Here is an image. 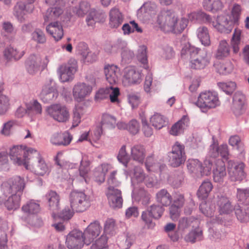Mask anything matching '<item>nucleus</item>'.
<instances>
[{"label":"nucleus","instance_id":"1","mask_svg":"<svg viewBox=\"0 0 249 249\" xmlns=\"http://www.w3.org/2000/svg\"><path fill=\"white\" fill-rule=\"evenodd\" d=\"M178 18L177 15L173 10L163 8L158 15L157 22L164 32L180 34L187 26L188 19L185 18H181L179 27H177L175 24L178 21Z\"/></svg>","mask_w":249,"mask_h":249},{"label":"nucleus","instance_id":"2","mask_svg":"<svg viewBox=\"0 0 249 249\" xmlns=\"http://www.w3.org/2000/svg\"><path fill=\"white\" fill-rule=\"evenodd\" d=\"M240 5L234 4L232 8L230 16H219L218 19L219 24V32L224 34H229L233 28L234 24H238L241 14Z\"/></svg>","mask_w":249,"mask_h":249},{"label":"nucleus","instance_id":"3","mask_svg":"<svg viewBox=\"0 0 249 249\" xmlns=\"http://www.w3.org/2000/svg\"><path fill=\"white\" fill-rule=\"evenodd\" d=\"M32 155L38 156V152L33 148H28L26 151H23L18 146H14L11 148L9 152V156L11 160L19 165H23L26 169H28L29 160Z\"/></svg>","mask_w":249,"mask_h":249},{"label":"nucleus","instance_id":"4","mask_svg":"<svg viewBox=\"0 0 249 249\" xmlns=\"http://www.w3.org/2000/svg\"><path fill=\"white\" fill-rule=\"evenodd\" d=\"M71 208L77 213L85 211L90 205L89 197L83 191H72L70 195Z\"/></svg>","mask_w":249,"mask_h":249},{"label":"nucleus","instance_id":"5","mask_svg":"<svg viewBox=\"0 0 249 249\" xmlns=\"http://www.w3.org/2000/svg\"><path fill=\"white\" fill-rule=\"evenodd\" d=\"M25 187L23 178L15 176L3 181L0 185L1 190L4 195L18 194L21 196Z\"/></svg>","mask_w":249,"mask_h":249},{"label":"nucleus","instance_id":"6","mask_svg":"<svg viewBox=\"0 0 249 249\" xmlns=\"http://www.w3.org/2000/svg\"><path fill=\"white\" fill-rule=\"evenodd\" d=\"M164 210V208L159 204H152L142 212V220L148 229H153L156 225L153 219H160Z\"/></svg>","mask_w":249,"mask_h":249},{"label":"nucleus","instance_id":"7","mask_svg":"<svg viewBox=\"0 0 249 249\" xmlns=\"http://www.w3.org/2000/svg\"><path fill=\"white\" fill-rule=\"evenodd\" d=\"M195 104L203 112H205L208 109L215 108L219 106L220 102L216 92L208 91L200 93Z\"/></svg>","mask_w":249,"mask_h":249},{"label":"nucleus","instance_id":"8","mask_svg":"<svg viewBox=\"0 0 249 249\" xmlns=\"http://www.w3.org/2000/svg\"><path fill=\"white\" fill-rule=\"evenodd\" d=\"M169 165L178 167L184 163L186 160L185 146L178 142L172 146V151L168 153Z\"/></svg>","mask_w":249,"mask_h":249},{"label":"nucleus","instance_id":"9","mask_svg":"<svg viewBox=\"0 0 249 249\" xmlns=\"http://www.w3.org/2000/svg\"><path fill=\"white\" fill-rule=\"evenodd\" d=\"M77 61L73 58L69 59L67 64H64L59 68L60 78L62 82L71 81L77 70Z\"/></svg>","mask_w":249,"mask_h":249},{"label":"nucleus","instance_id":"10","mask_svg":"<svg viewBox=\"0 0 249 249\" xmlns=\"http://www.w3.org/2000/svg\"><path fill=\"white\" fill-rule=\"evenodd\" d=\"M34 9V6L32 4L18 1L14 7L13 15L19 22L23 23L28 19Z\"/></svg>","mask_w":249,"mask_h":249},{"label":"nucleus","instance_id":"11","mask_svg":"<svg viewBox=\"0 0 249 249\" xmlns=\"http://www.w3.org/2000/svg\"><path fill=\"white\" fill-rule=\"evenodd\" d=\"M188 20L192 22H204L212 26L219 32V24L220 23L218 18L215 19L214 18H213L210 15L206 14L204 12L200 11L194 12L188 14Z\"/></svg>","mask_w":249,"mask_h":249},{"label":"nucleus","instance_id":"12","mask_svg":"<svg viewBox=\"0 0 249 249\" xmlns=\"http://www.w3.org/2000/svg\"><path fill=\"white\" fill-rule=\"evenodd\" d=\"M47 114L58 122H66L69 118V113L67 108L60 104H54L49 107Z\"/></svg>","mask_w":249,"mask_h":249},{"label":"nucleus","instance_id":"13","mask_svg":"<svg viewBox=\"0 0 249 249\" xmlns=\"http://www.w3.org/2000/svg\"><path fill=\"white\" fill-rule=\"evenodd\" d=\"M66 244L69 249H81L85 244L83 232L72 231L66 236Z\"/></svg>","mask_w":249,"mask_h":249},{"label":"nucleus","instance_id":"14","mask_svg":"<svg viewBox=\"0 0 249 249\" xmlns=\"http://www.w3.org/2000/svg\"><path fill=\"white\" fill-rule=\"evenodd\" d=\"M43 199L46 201L49 209L52 212V216L54 218L60 208L59 195L55 191L50 190L43 196Z\"/></svg>","mask_w":249,"mask_h":249},{"label":"nucleus","instance_id":"15","mask_svg":"<svg viewBox=\"0 0 249 249\" xmlns=\"http://www.w3.org/2000/svg\"><path fill=\"white\" fill-rule=\"evenodd\" d=\"M107 197L109 206L112 208H120L122 207L123 199L122 197V192L120 190L108 187L107 191L106 193Z\"/></svg>","mask_w":249,"mask_h":249},{"label":"nucleus","instance_id":"16","mask_svg":"<svg viewBox=\"0 0 249 249\" xmlns=\"http://www.w3.org/2000/svg\"><path fill=\"white\" fill-rule=\"evenodd\" d=\"M102 227L98 221L91 223L83 233L85 244L88 245L96 238L101 232Z\"/></svg>","mask_w":249,"mask_h":249},{"label":"nucleus","instance_id":"17","mask_svg":"<svg viewBox=\"0 0 249 249\" xmlns=\"http://www.w3.org/2000/svg\"><path fill=\"white\" fill-rule=\"evenodd\" d=\"M92 88L85 83H78L73 88V96L75 101L80 102L91 92Z\"/></svg>","mask_w":249,"mask_h":249},{"label":"nucleus","instance_id":"18","mask_svg":"<svg viewBox=\"0 0 249 249\" xmlns=\"http://www.w3.org/2000/svg\"><path fill=\"white\" fill-rule=\"evenodd\" d=\"M197 55L196 58L192 59L190 61V67L191 69H203L210 64V58L205 49L201 50Z\"/></svg>","mask_w":249,"mask_h":249},{"label":"nucleus","instance_id":"19","mask_svg":"<svg viewBox=\"0 0 249 249\" xmlns=\"http://www.w3.org/2000/svg\"><path fill=\"white\" fill-rule=\"evenodd\" d=\"M245 102L246 97L242 92L238 91L234 93L232 97L231 109L235 116H238L243 114Z\"/></svg>","mask_w":249,"mask_h":249},{"label":"nucleus","instance_id":"20","mask_svg":"<svg viewBox=\"0 0 249 249\" xmlns=\"http://www.w3.org/2000/svg\"><path fill=\"white\" fill-rule=\"evenodd\" d=\"M245 164L240 162L233 167H228V173L231 181H241L246 178V174L244 169Z\"/></svg>","mask_w":249,"mask_h":249},{"label":"nucleus","instance_id":"21","mask_svg":"<svg viewBox=\"0 0 249 249\" xmlns=\"http://www.w3.org/2000/svg\"><path fill=\"white\" fill-rule=\"evenodd\" d=\"M41 64V59L39 56L31 54L25 62V68L27 72L34 75L40 70Z\"/></svg>","mask_w":249,"mask_h":249},{"label":"nucleus","instance_id":"22","mask_svg":"<svg viewBox=\"0 0 249 249\" xmlns=\"http://www.w3.org/2000/svg\"><path fill=\"white\" fill-rule=\"evenodd\" d=\"M58 93L55 87L50 84L45 85L40 93V98L44 103H49L55 99Z\"/></svg>","mask_w":249,"mask_h":249},{"label":"nucleus","instance_id":"23","mask_svg":"<svg viewBox=\"0 0 249 249\" xmlns=\"http://www.w3.org/2000/svg\"><path fill=\"white\" fill-rule=\"evenodd\" d=\"M124 79L130 85L138 84L141 81V74L134 68L127 67L124 69Z\"/></svg>","mask_w":249,"mask_h":249},{"label":"nucleus","instance_id":"24","mask_svg":"<svg viewBox=\"0 0 249 249\" xmlns=\"http://www.w3.org/2000/svg\"><path fill=\"white\" fill-rule=\"evenodd\" d=\"M104 73L107 81L110 85L118 82L120 75V69L117 66L111 65L106 66L104 69Z\"/></svg>","mask_w":249,"mask_h":249},{"label":"nucleus","instance_id":"25","mask_svg":"<svg viewBox=\"0 0 249 249\" xmlns=\"http://www.w3.org/2000/svg\"><path fill=\"white\" fill-rule=\"evenodd\" d=\"M72 137L68 132L63 133H54L52 136L51 142L56 146H67L71 142Z\"/></svg>","mask_w":249,"mask_h":249},{"label":"nucleus","instance_id":"26","mask_svg":"<svg viewBox=\"0 0 249 249\" xmlns=\"http://www.w3.org/2000/svg\"><path fill=\"white\" fill-rule=\"evenodd\" d=\"M62 5H55L54 7L49 8L43 14L44 23L51 22L56 20L63 13Z\"/></svg>","mask_w":249,"mask_h":249},{"label":"nucleus","instance_id":"27","mask_svg":"<svg viewBox=\"0 0 249 249\" xmlns=\"http://www.w3.org/2000/svg\"><path fill=\"white\" fill-rule=\"evenodd\" d=\"M189 118L184 115L177 123L174 124L170 130V133L173 136H178L182 134L189 125Z\"/></svg>","mask_w":249,"mask_h":249},{"label":"nucleus","instance_id":"28","mask_svg":"<svg viewBox=\"0 0 249 249\" xmlns=\"http://www.w3.org/2000/svg\"><path fill=\"white\" fill-rule=\"evenodd\" d=\"M156 8L157 5L154 2H145L138 10V15L140 18H142L146 20L149 19L152 14L155 13Z\"/></svg>","mask_w":249,"mask_h":249},{"label":"nucleus","instance_id":"29","mask_svg":"<svg viewBox=\"0 0 249 249\" xmlns=\"http://www.w3.org/2000/svg\"><path fill=\"white\" fill-rule=\"evenodd\" d=\"M110 26L113 28H117L123 23L124 17L118 8L113 7L111 8L109 14Z\"/></svg>","mask_w":249,"mask_h":249},{"label":"nucleus","instance_id":"30","mask_svg":"<svg viewBox=\"0 0 249 249\" xmlns=\"http://www.w3.org/2000/svg\"><path fill=\"white\" fill-rule=\"evenodd\" d=\"M106 17L105 12L100 9H92L86 18L89 26H93L95 22L104 21Z\"/></svg>","mask_w":249,"mask_h":249},{"label":"nucleus","instance_id":"31","mask_svg":"<svg viewBox=\"0 0 249 249\" xmlns=\"http://www.w3.org/2000/svg\"><path fill=\"white\" fill-rule=\"evenodd\" d=\"M46 31L54 38L55 40H60L64 35L63 29L60 23L58 21L51 22L46 26Z\"/></svg>","mask_w":249,"mask_h":249},{"label":"nucleus","instance_id":"32","mask_svg":"<svg viewBox=\"0 0 249 249\" xmlns=\"http://www.w3.org/2000/svg\"><path fill=\"white\" fill-rule=\"evenodd\" d=\"M220 214H230L234 210L229 199L224 196H218L216 202Z\"/></svg>","mask_w":249,"mask_h":249},{"label":"nucleus","instance_id":"33","mask_svg":"<svg viewBox=\"0 0 249 249\" xmlns=\"http://www.w3.org/2000/svg\"><path fill=\"white\" fill-rule=\"evenodd\" d=\"M36 158L37 161L36 163L33 167L35 173L39 176H43L49 173V168L45 160L41 158L39 153H38V156L32 155L31 158Z\"/></svg>","mask_w":249,"mask_h":249},{"label":"nucleus","instance_id":"34","mask_svg":"<svg viewBox=\"0 0 249 249\" xmlns=\"http://www.w3.org/2000/svg\"><path fill=\"white\" fill-rule=\"evenodd\" d=\"M201 50L192 46L190 43H185L181 50V57L184 59L192 60Z\"/></svg>","mask_w":249,"mask_h":249},{"label":"nucleus","instance_id":"35","mask_svg":"<svg viewBox=\"0 0 249 249\" xmlns=\"http://www.w3.org/2000/svg\"><path fill=\"white\" fill-rule=\"evenodd\" d=\"M226 176L225 163L221 160L217 161L215 168L213 170V178L216 182H222L224 177Z\"/></svg>","mask_w":249,"mask_h":249},{"label":"nucleus","instance_id":"36","mask_svg":"<svg viewBox=\"0 0 249 249\" xmlns=\"http://www.w3.org/2000/svg\"><path fill=\"white\" fill-rule=\"evenodd\" d=\"M156 200L163 207H167L171 204L173 197L166 189H162L156 193Z\"/></svg>","mask_w":249,"mask_h":249},{"label":"nucleus","instance_id":"37","mask_svg":"<svg viewBox=\"0 0 249 249\" xmlns=\"http://www.w3.org/2000/svg\"><path fill=\"white\" fill-rule=\"evenodd\" d=\"M109 164L103 163L96 167L93 173L95 181L99 184L105 181V176L109 169Z\"/></svg>","mask_w":249,"mask_h":249},{"label":"nucleus","instance_id":"38","mask_svg":"<svg viewBox=\"0 0 249 249\" xmlns=\"http://www.w3.org/2000/svg\"><path fill=\"white\" fill-rule=\"evenodd\" d=\"M237 219L242 223H247L249 221V209L244 206L238 204L235 205L234 210Z\"/></svg>","mask_w":249,"mask_h":249},{"label":"nucleus","instance_id":"39","mask_svg":"<svg viewBox=\"0 0 249 249\" xmlns=\"http://www.w3.org/2000/svg\"><path fill=\"white\" fill-rule=\"evenodd\" d=\"M213 188L212 182L209 180H205L201 183L197 192V196L200 199L204 200L209 195Z\"/></svg>","mask_w":249,"mask_h":249},{"label":"nucleus","instance_id":"40","mask_svg":"<svg viewBox=\"0 0 249 249\" xmlns=\"http://www.w3.org/2000/svg\"><path fill=\"white\" fill-rule=\"evenodd\" d=\"M4 56L8 60H11L14 59L15 60H18L20 59L24 55V52H18L17 49L13 47H7L4 51Z\"/></svg>","mask_w":249,"mask_h":249},{"label":"nucleus","instance_id":"41","mask_svg":"<svg viewBox=\"0 0 249 249\" xmlns=\"http://www.w3.org/2000/svg\"><path fill=\"white\" fill-rule=\"evenodd\" d=\"M230 47L225 40H221L215 54V57L218 59H222L230 54Z\"/></svg>","mask_w":249,"mask_h":249},{"label":"nucleus","instance_id":"42","mask_svg":"<svg viewBox=\"0 0 249 249\" xmlns=\"http://www.w3.org/2000/svg\"><path fill=\"white\" fill-rule=\"evenodd\" d=\"M150 123L157 129H160L167 124V118L160 113H155L150 118Z\"/></svg>","mask_w":249,"mask_h":249},{"label":"nucleus","instance_id":"43","mask_svg":"<svg viewBox=\"0 0 249 249\" xmlns=\"http://www.w3.org/2000/svg\"><path fill=\"white\" fill-rule=\"evenodd\" d=\"M21 196L18 194H13L9 196L5 202V207L8 210H15L20 206Z\"/></svg>","mask_w":249,"mask_h":249},{"label":"nucleus","instance_id":"44","mask_svg":"<svg viewBox=\"0 0 249 249\" xmlns=\"http://www.w3.org/2000/svg\"><path fill=\"white\" fill-rule=\"evenodd\" d=\"M196 33L197 36L202 44L205 46L210 45V37L207 27L204 26L200 27L197 29Z\"/></svg>","mask_w":249,"mask_h":249},{"label":"nucleus","instance_id":"45","mask_svg":"<svg viewBox=\"0 0 249 249\" xmlns=\"http://www.w3.org/2000/svg\"><path fill=\"white\" fill-rule=\"evenodd\" d=\"M40 210L39 204L34 200H30L22 206V211L28 214H36Z\"/></svg>","mask_w":249,"mask_h":249},{"label":"nucleus","instance_id":"46","mask_svg":"<svg viewBox=\"0 0 249 249\" xmlns=\"http://www.w3.org/2000/svg\"><path fill=\"white\" fill-rule=\"evenodd\" d=\"M203 239L202 230L199 227L192 230L185 237V240L187 242H190L192 243L201 241Z\"/></svg>","mask_w":249,"mask_h":249},{"label":"nucleus","instance_id":"47","mask_svg":"<svg viewBox=\"0 0 249 249\" xmlns=\"http://www.w3.org/2000/svg\"><path fill=\"white\" fill-rule=\"evenodd\" d=\"M133 176L131 178V185L136 188V185L144 180L145 177L143 170L139 166H135L133 169Z\"/></svg>","mask_w":249,"mask_h":249},{"label":"nucleus","instance_id":"48","mask_svg":"<svg viewBox=\"0 0 249 249\" xmlns=\"http://www.w3.org/2000/svg\"><path fill=\"white\" fill-rule=\"evenodd\" d=\"M131 156L133 159L142 163L145 158L144 148L141 145H136L131 148Z\"/></svg>","mask_w":249,"mask_h":249},{"label":"nucleus","instance_id":"49","mask_svg":"<svg viewBox=\"0 0 249 249\" xmlns=\"http://www.w3.org/2000/svg\"><path fill=\"white\" fill-rule=\"evenodd\" d=\"M236 197L238 201L246 205L249 204V188H237Z\"/></svg>","mask_w":249,"mask_h":249},{"label":"nucleus","instance_id":"50","mask_svg":"<svg viewBox=\"0 0 249 249\" xmlns=\"http://www.w3.org/2000/svg\"><path fill=\"white\" fill-rule=\"evenodd\" d=\"M187 167L191 173L201 174L202 163L197 159H189L187 161Z\"/></svg>","mask_w":249,"mask_h":249},{"label":"nucleus","instance_id":"51","mask_svg":"<svg viewBox=\"0 0 249 249\" xmlns=\"http://www.w3.org/2000/svg\"><path fill=\"white\" fill-rule=\"evenodd\" d=\"M203 6L207 11H217L221 9L222 4L220 0H203Z\"/></svg>","mask_w":249,"mask_h":249},{"label":"nucleus","instance_id":"52","mask_svg":"<svg viewBox=\"0 0 249 249\" xmlns=\"http://www.w3.org/2000/svg\"><path fill=\"white\" fill-rule=\"evenodd\" d=\"M26 112L29 114L33 113L40 114L42 112L41 105L36 100L30 101L26 104Z\"/></svg>","mask_w":249,"mask_h":249},{"label":"nucleus","instance_id":"53","mask_svg":"<svg viewBox=\"0 0 249 249\" xmlns=\"http://www.w3.org/2000/svg\"><path fill=\"white\" fill-rule=\"evenodd\" d=\"M116 124V119L112 115L107 113H104L102 115L101 125L108 128H113Z\"/></svg>","mask_w":249,"mask_h":249},{"label":"nucleus","instance_id":"54","mask_svg":"<svg viewBox=\"0 0 249 249\" xmlns=\"http://www.w3.org/2000/svg\"><path fill=\"white\" fill-rule=\"evenodd\" d=\"M183 180V173L180 171L175 173L173 177L169 179V182L173 187L178 188L181 186Z\"/></svg>","mask_w":249,"mask_h":249},{"label":"nucleus","instance_id":"55","mask_svg":"<svg viewBox=\"0 0 249 249\" xmlns=\"http://www.w3.org/2000/svg\"><path fill=\"white\" fill-rule=\"evenodd\" d=\"M218 87L228 95H231L235 90L236 84L234 82H219L217 83Z\"/></svg>","mask_w":249,"mask_h":249},{"label":"nucleus","instance_id":"56","mask_svg":"<svg viewBox=\"0 0 249 249\" xmlns=\"http://www.w3.org/2000/svg\"><path fill=\"white\" fill-rule=\"evenodd\" d=\"M240 35V30L235 29L231 40V45L232 47L233 52L235 53H237L239 51V45L241 40Z\"/></svg>","mask_w":249,"mask_h":249},{"label":"nucleus","instance_id":"57","mask_svg":"<svg viewBox=\"0 0 249 249\" xmlns=\"http://www.w3.org/2000/svg\"><path fill=\"white\" fill-rule=\"evenodd\" d=\"M89 9V3L86 1H82L78 6L73 9V12L78 17H83L88 12Z\"/></svg>","mask_w":249,"mask_h":249},{"label":"nucleus","instance_id":"58","mask_svg":"<svg viewBox=\"0 0 249 249\" xmlns=\"http://www.w3.org/2000/svg\"><path fill=\"white\" fill-rule=\"evenodd\" d=\"M118 161L122 163L125 167H127L129 160V157L126 151L125 145H123L120 148L117 156Z\"/></svg>","mask_w":249,"mask_h":249},{"label":"nucleus","instance_id":"59","mask_svg":"<svg viewBox=\"0 0 249 249\" xmlns=\"http://www.w3.org/2000/svg\"><path fill=\"white\" fill-rule=\"evenodd\" d=\"M107 237L106 235L103 234L93 244L90 249H104L107 247Z\"/></svg>","mask_w":249,"mask_h":249},{"label":"nucleus","instance_id":"60","mask_svg":"<svg viewBox=\"0 0 249 249\" xmlns=\"http://www.w3.org/2000/svg\"><path fill=\"white\" fill-rule=\"evenodd\" d=\"M115 221L113 219H107L104 225V233L113 235L115 233Z\"/></svg>","mask_w":249,"mask_h":249},{"label":"nucleus","instance_id":"61","mask_svg":"<svg viewBox=\"0 0 249 249\" xmlns=\"http://www.w3.org/2000/svg\"><path fill=\"white\" fill-rule=\"evenodd\" d=\"M176 224L173 223H167L164 227V231L168 233L170 239L173 241H177L178 237L175 233H173L176 229Z\"/></svg>","mask_w":249,"mask_h":249},{"label":"nucleus","instance_id":"62","mask_svg":"<svg viewBox=\"0 0 249 249\" xmlns=\"http://www.w3.org/2000/svg\"><path fill=\"white\" fill-rule=\"evenodd\" d=\"M122 61L123 62L128 64L131 62L134 57V53L127 47L121 52Z\"/></svg>","mask_w":249,"mask_h":249},{"label":"nucleus","instance_id":"63","mask_svg":"<svg viewBox=\"0 0 249 249\" xmlns=\"http://www.w3.org/2000/svg\"><path fill=\"white\" fill-rule=\"evenodd\" d=\"M32 38L38 43L43 44L46 42V37L43 31L39 29L36 30L32 34Z\"/></svg>","mask_w":249,"mask_h":249},{"label":"nucleus","instance_id":"64","mask_svg":"<svg viewBox=\"0 0 249 249\" xmlns=\"http://www.w3.org/2000/svg\"><path fill=\"white\" fill-rule=\"evenodd\" d=\"M127 42L121 39H118L113 44L111 45V51L110 52H116L119 50L123 51L127 48Z\"/></svg>","mask_w":249,"mask_h":249}]
</instances>
